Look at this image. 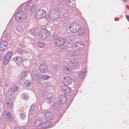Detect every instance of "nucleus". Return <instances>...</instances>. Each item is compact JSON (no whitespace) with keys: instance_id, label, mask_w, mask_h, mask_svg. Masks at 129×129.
Returning <instances> with one entry per match:
<instances>
[{"instance_id":"nucleus-1","label":"nucleus","mask_w":129,"mask_h":129,"mask_svg":"<svg viewBox=\"0 0 129 129\" xmlns=\"http://www.w3.org/2000/svg\"><path fill=\"white\" fill-rule=\"evenodd\" d=\"M67 64L68 66H64L62 69L63 73L67 75L71 73V68H73V69H79L80 68L79 62L75 59L72 58L69 59L67 61Z\"/></svg>"},{"instance_id":"nucleus-2","label":"nucleus","mask_w":129,"mask_h":129,"mask_svg":"<svg viewBox=\"0 0 129 129\" xmlns=\"http://www.w3.org/2000/svg\"><path fill=\"white\" fill-rule=\"evenodd\" d=\"M60 15H61L60 11L57 9H52L49 12L48 19L50 21H54L60 18Z\"/></svg>"},{"instance_id":"nucleus-3","label":"nucleus","mask_w":129,"mask_h":129,"mask_svg":"<svg viewBox=\"0 0 129 129\" xmlns=\"http://www.w3.org/2000/svg\"><path fill=\"white\" fill-rule=\"evenodd\" d=\"M27 15L24 11H17L15 14V20L18 22H23L26 17Z\"/></svg>"},{"instance_id":"nucleus-4","label":"nucleus","mask_w":129,"mask_h":129,"mask_svg":"<svg viewBox=\"0 0 129 129\" xmlns=\"http://www.w3.org/2000/svg\"><path fill=\"white\" fill-rule=\"evenodd\" d=\"M50 33L49 31L46 29H43L40 30L39 33V36L40 38L42 39V40H47L50 37Z\"/></svg>"},{"instance_id":"nucleus-5","label":"nucleus","mask_w":129,"mask_h":129,"mask_svg":"<svg viewBox=\"0 0 129 129\" xmlns=\"http://www.w3.org/2000/svg\"><path fill=\"white\" fill-rule=\"evenodd\" d=\"M46 14L47 12L46 11L44 10H39L35 13L34 17L36 19H44V18H46Z\"/></svg>"},{"instance_id":"nucleus-6","label":"nucleus","mask_w":129,"mask_h":129,"mask_svg":"<svg viewBox=\"0 0 129 129\" xmlns=\"http://www.w3.org/2000/svg\"><path fill=\"white\" fill-rule=\"evenodd\" d=\"M69 28L72 33H77L80 29V25L78 23H73L70 25Z\"/></svg>"},{"instance_id":"nucleus-7","label":"nucleus","mask_w":129,"mask_h":129,"mask_svg":"<svg viewBox=\"0 0 129 129\" xmlns=\"http://www.w3.org/2000/svg\"><path fill=\"white\" fill-rule=\"evenodd\" d=\"M26 10L27 13H28V14H33L36 11L35 4L32 3H28L26 6Z\"/></svg>"},{"instance_id":"nucleus-8","label":"nucleus","mask_w":129,"mask_h":129,"mask_svg":"<svg viewBox=\"0 0 129 129\" xmlns=\"http://www.w3.org/2000/svg\"><path fill=\"white\" fill-rule=\"evenodd\" d=\"M18 90H19V87L17 86H14L12 88L9 89L6 93L7 97L11 98L14 95V93L17 92Z\"/></svg>"},{"instance_id":"nucleus-9","label":"nucleus","mask_w":129,"mask_h":129,"mask_svg":"<svg viewBox=\"0 0 129 129\" xmlns=\"http://www.w3.org/2000/svg\"><path fill=\"white\" fill-rule=\"evenodd\" d=\"M74 47L78 51H82L84 49V44L82 41H78L74 44Z\"/></svg>"},{"instance_id":"nucleus-10","label":"nucleus","mask_w":129,"mask_h":129,"mask_svg":"<svg viewBox=\"0 0 129 129\" xmlns=\"http://www.w3.org/2000/svg\"><path fill=\"white\" fill-rule=\"evenodd\" d=\"M1 118L3 119V120H4V121H8V120H11V119H12V115H11L10 112L4 111L2 113Z\"/></svg>"},{"instance_id":"nucleus-11","label":"nucleus","mask_w":129,"mask_h":129,"mask_svg":"<svg viewBox=\"0 0 129 129\" xmlns=\"http://www.w3.org/2000/svg\"><path fill=\"white\" fill-rule=\"evenodd\" d=\"M45 118L48 121H50V120H53L54 119V114L50 111H46L44 113Z\"/></svg>"},{"instance_id":"nucleus-12","label":"nucleus","mask_w":129,"mask_h":129,"mask_svg":"<svg viewBox=\"0 0 129 129\" xmlns=\"http://www.w3.org/2000/svg\"><path fill=\"white\" fill-rule=\"evenodd\" d=\"M54 42L57 46H64L65 43H66V40L62 38H55L54 39Z\"/></svg>"},{"instance_id":"nucleus-13","label":"nucleus","mask_w":129,"mask_h":129,"mask_svg":"<svg viewBox=\"0 0 129 129\" xmlns=\"http://www.w3.org/2000/svg\"><path fill=\"white\" fill-rule=\"evenodd\" d=\"M38 66L40 71L42 73H47L48 72V67L45 63L41 62L39 63Z\"/></svg>"},{"instance_id":"nucleus-14","label":"nucleus","mask_w":129,"mask_h":129,"mask_svg":"<svg viewBox=\"0 0 129 129\" xmlns=\"http://www.w3.org/2000/svg\"><path fill=\"white\" fill-rule=\"evenodd\" d=\"M55 126V123H51L49 121H42V128H49Z\"/></svg>"},{"instance_id":"nucleus-15","label":"nucleus","mask_w":129,"mask_h":129,"mask_svg":"<svg viewBox=\"0 0 129 129\" xmlns=\"http://www.w3.org/2000/svg\"><path fill=\"white\" fill-rule=\"evenodd\" d=\"M62 90L67 96L71 95V89H70V88L66 85H64L62 87Z\"/></svg>"},{"instance_id":"nucleus-16","label":"nucleus","mask_w":129,"mask_h":129,"mask_svg":"<svg viewBox=\"0 0 129 129\" xmlns=\"http://www.w3.org/2000/svg\"><path fill=\"white\" fill-rule=\"evenodd\" d=\"M43 124V120L41 118L37 119L35 122L34 125L36 127H37L38 129H41Z\"/></svg>"},{"instance_id":"nucleus-17","label":"nucleus","mask_w":129,"mask_h":129,"mask_svg":"<svg viewBox=\"0 0 129 129\" xmlns=\"http://www.w3.org/2000/svg\"><path fill=\"white\" fill-rule=\"evenodd\" d=\"M5 105L7 108H8V109H9V110H10L11 109H13V101H12V99H8L6 101Z\"/></svg>"},{"instance_id":"nucleus-18","label":"nucleus","mask_w":129,"mask_h":129,"mask_svg":"<svg viewBox=\"0 0 129 129\" xmlns=\"http://www.w3.org/2000/svg\"><path fill=\"white\" fill-rule=\"evenodd\" d=\"M8 46V42L6 41H1L0 42V50L1 51H5L7 50V47Z\"/></svg>"},{"instance_id":"nucleus-19","label":"nucleus","mask_w":129,"mask_h":129,"mask_svg":"<svg viewBox=\"0 0 129 129\" xmlns=\"http://www.w3.org/2000/svg\"><path fill=\"white\" fill-rule=\"evenodd\" d=\"M63 80L64 85H69L72 83V79L70 77L67 76L64 77Z\"/></svg>"},{"instance_id":"nucleus-20","label":"nucleus","mask_w":129,"mask_h":129,"mask_svg":"<svg viewBox=\"0 0 129 129\" xmlns=\"http://www.w3.org/2000/svg\"><path fill=\"white\" fill-rule=\"evenodd\" d=\"M16 30L18 32V33H22L24 32L25 28H24V25L23 24H18L16 27Z\"/></svg>"},{"instance_id":"nucleus-21","label":"nucleus","mask_w":129,"mask_h":129,"mask_svg":"<svg viewBox=\"0 0 129 129\" xmlns=\"http://www.w3.org/2000/svg\"><path fill=\"white\" fill-rule=\"evenodd\" d=\"M13 61L14 62H16V64L17 65H21L22 64V62H23V59L21 56H16L13 58Z\"/></svg>"},{"instance_id":"nucleus-22","label":"nucleus","mask_w":129,"mask_h":129,"mask_svg":"<svg viewBox=\"0 0 129 129\" xmlns=\"http://www.w3.org/2000/svg\"><path fill=\"white\" fill-rule=\"evenodd\" d=\"M58 99L62 104H65L67 101V98H66V96L64 94L60 95L58 97Z\"/></svg>"},{"instance_id":"nucleus-23","label":"nucleus","mask_w":129,"mask_h":129,"mask_svg":"<svg viewBox=\"0 0 129 129\" xmlns=\"http://www.w3.org/2000/svg\"><path fill=\"white\" fill-rule=\"evenodd\" d=\"M52 107L55 110H59V108L61 107V104L59 102L56 101L53 103Z\"/></svg>"},{"instance_id":"nucleus-24","label":"nucleus","mask_w":129,"mask_h":129,"mask_svg":"<svg viewBox=\"0 0 129 129\" xmlns=\"http://www.w3.org/2000/svg\"><path fill=\"white\" fill-rule=\"evenodd\" d=\"M29 72L28 71H23L19 75L20 79H25L28 76Z\"/></svg>"},{"instance_id":"nucleus-25","label":"nucleus","mask_w":129,"mask_h":129,"mask_svg":"<svg viewBox=\"0 0 129 129\" xmlns=\"http://www.w3.org/2000/svg\"><path fill=\"white\" fill-rule=\"evenodd\" d=\"M31 77L33 80H38V79H40V76H39L38 73L35 71L33 72L31 74Z\"/></svg>"},{"instance_id":"nucleus-26","label":"nucleus","mask_w":129,"mask_h":129,"mask_svg":"<svg viewBox=\"0 0 129 129\" xmlns=\"http://www.w3.org/2000/svg\"><path fill=\"white\" fill-rule=\"evenodd\" d=\"M46 101L48 104L51 103L52 101H53V95L52 94L48 95L46 99Z\"/></svg>"},{"instance_id":"nucleus-27","label":"nucleus","mask_w":129,"mask_h":129,"mask_svg":"<svg viewBox=\"0 0 129 129\" xmlns=\"http://www.w3.org/2000/svg\"><path fill=\"white\" fill-rule=\"evenodd\" d=\"M78 32L79 33V36L82 37V36H84V34H85V33L86 32V30L83 28H80V29Z\"/></svg>"},{"instance_id":"nucleus-28","label":"nucleus","mask_w":129,"mask_h":129,"mask_svg":"<svg viewBox=\"0 0 129 129\" xmlns=\"http://www.w3.org/2000/svg\"><path fill=\"white\" fill-rule=\"evenodd\" d=\"M85 75H86V72L82 71L79 74V78L80 79H83L85 77Z\"/></svg>"},{"instance_id":"nucleus-29","label":"nucleus","mask_w":129,"mask_h":129,"mask_svg":"<svg viewBox=\"0 0 129 129\" xmlns=\"http://www.w3.org/2000/svg\"><path fill=\"white\" fill-rule=\"evenodd\" d=\"M29 33L30 34V35L36 37V36L38 35V31H37V30H36L35 29H31L29 31Z\"/></svg>"},{"instance_id":"nucleus-30","label":"nucleus","mask_w":129,"mask_h":129,"mask_svg":"<svg viewBox=\"0 0 129 129\" xmlns=\"http://www.w3.org/2000/svg\"><path fill=\"white\" fill-rule=\"evenodd\" d=\"M21 98L25 100H28L29 99V95L27 94L23 93L21 95Z\"/></svg>"},{"instance_id":"nucleus-31","label":"nucleus","mask_w":129,"mask_h":129,"mask_svg":"<svg viewBox=\"0 0 129 129\" xmlns=\"http://www.w3.org/2000/svg\"><path fill=\"white\" fill-rule=\"evenodd\" d=\"M35 109L36 108L35 107V106L31 105L30 110L29 111L30 113H31V114H33V113H35V112H36Z\"/></svg>"},{"instance_id":"nucleus-32","label":"nucleus","mask_w":129,"mask_h":129,"mask_svg":"<svg viewBox=\"0 0 129 129\" xmlns=\"http://www.w3.org/2000/svg\"><path fill=\"white\" fill-rule=\"evenodd\" d=\"M12 56H13V52L12 51H10L6 54L5 57L9 59V60H11V58H12Z\"/></svg>"},{"instance_id":"nucleus-33","label":"nucleus","mask_w":129,"mask_h":129,"mask_svg":"<svg viewBox=\"0 0 129 129\" xmlns=\"http://www.w3.org/2000/svg\"><path fill=\"white\" fill-rule=\"evenodd\" d=\"M41 78L43 80H48V79H50V78H51V77L47 75H43L41 76Z\"/></svg>"},{"instance_id":"nucleus-34","label":"nucleus","mask_w":129,"mask_h":129,"mask_svg":"<svg viewBox=\"0 0 129 129\" xmlns=\"http://www.w3.org/2000/svg\"><path fill=\"white\" fill-rule=\"evenodd\" d=\"M10 61V59L8 58L7 57H6V56L4 57V59L3 60V64L5 65H7Z\"/></svg>"},{"instance_id":"nucleus-35","label":"nucleus","mask_w":129,"mask_h":129,"mask_svg":"<svg viewBox=\"0 0 129 129\" xmlns=\"http://www.w3.org/2000/svg\"><path fill=\"white\" fill-rule=\"evenodd\" d=\"M56 7L57 8V9H61L64 7V4H63L62 3H58L56 4Z\"/></svg>"},{"instance_id":"nucleus-36","label":"nucleus","mask_w":129,"mask_h":129,"mask_svg":"<svg viewBox=\"0 0 129 129\" xmlns=\"http://www.w3.org/2000/svg\"><path fill=\"white\" fill-rule=\"evenodd\" d=\"M38 45L40 47V48H45V43H44L43 42H39L38 43Z\"/></svg>"},{"instance_id":"nucleus-37","label":"nucleus","mask_w":129,"mask_h":129,"mask_svg":"<svg viewBox=\"0 0 129 129\" xmlns=\"http://www.w3.org/2000/svg\"><path fill=\"white\" fill-rule=\"evenodd\" d=\"M25 117H26V113L25 112H23L20 114L21 119H25Z\"/></svg>"},{"instance_id":"nucleus-38","label":"nucleus","mask_w":129,"mask_h":129,"mask_svg":"<svg viewBox=\"0 0 129 129\" xmlns=\"http://www.w3.org/2000/svg\"><path fill=\"white\" fill-rule=\"evenodd\" d=\"M25 86H28L29 87L31 86V82H30L29 81H25Z\"/></svg>"},{"instance_id":"nucleus-39","label":"nucleus","mask_w":129,"mask_h":129,"mask_svg":"<svg viewBox=\"0 0 129 129\" xmlns=\"http://www.w3.org/2000/svg\"><path fill=\"white\" fill-rule=\"evenodd\" d=\"M69 42H72L73 41V36H70L68 37Z\"/></svg>"},{"instance_id":"nucleus-40","label":"nucleus","mask_w":129,"mask_h":129,"mask_svg":"<svg viewBox=\"0 0 129 129\" xmlns=\"http://www.w3.org/2000/svg\"><path fill=\"white\" fill-rule=\"evenodd\" d=\"M71 57H76L77 56V54L75 52H73L70 54Z\"/></svg>"},{"instance_id":"nucleus-41","label":"nucleus","mask_w":129,"mask_h":129,"mask_svg":"<svg viewBox=\"0 0 129 129\" xmlns=\"http://www.w3.org/2000/svg\"><path fill=\"white\" fill-rule=\"evenodd\" d=\"M64 3H66V4H70V0H62Z\"/></svg>"},{"instance_id":"nucleus-42","label":"nucleus","mask_w":129,"mask_h":129,"mask_svg":"<svg viewBox=\"0 0 129 129\" xmlns=\"http://www.w3.org/2000/svg\"><path fill=\"white\" fill-rule=\"evenodd\" d=\"M18 51L19 52V53H24V50H21V49H19Z\"/></svg>"},{"instance_id":"nucleus-43","label":"nucleus","mask_w":129,"mask_h":129,"mask_svg":"<svg viewBox=\"0 0 129 129\" xmlns=\"http://www.w3.org/2000/svg\"><path fill=\"white\" fill-rule=\"evenodd\" d=\"M126 19L128 21L129 20V16L128 15H126Z\"/></svg>"},{"instance_id":"nucleus-44","label":"nucleus","mask_w":129,"mask_h":129,"mask_svg":"<svg viewBox=\"0 0 129 129\" xmlns=\"http://www.w3.org/2000/svg\"><path fill=\"white\" fill-rule=\"evenodd\" d=\"M14 129H22V128L20 127H16Z\"/></svg>"},{"instance_id":"nucleus-45","label":"nucleus","mask_w":129,"mask_h":129,"mask_svg":"<svg viewBox=\"0 0 129 129\" xmlns=\"http://www.w3.org/2000/svg\"><path fill=\"white\" fill-rule=\"evenodd\" d=\"M0 87H2V81H0Z\"/></svg>"},{"instance_id":"nucleus-46","label":"nucleus","mask_w":129,"mask_h":129,"mask_svg":"<svg viewBox=\"0 0 129 129\" xmlns=\"http://www.w3.org/2000/svg\"><path fill=\"white\" fill-rule=\"evenodd\" d=\"M122 1H123V2H124V3H126V1H125V0H122Z\"/></svg>"}]
</instances>
